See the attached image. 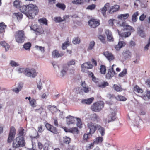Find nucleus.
Wrapping results in <instances>:
<instances>
[{
    "instance_id": "nucleus-1",
    "label": "nucleus",
    "mask_w": 150,
    "mask_h": 150,
    "mask_svg": "<svg viewBox=\"0 0 150 150\" xmlns=\"http://www.w3.org/2000/svg\"><path fill=\"white\" fill-rule=\"evenodd\" d=\"M22 2L19 0H16L13 3V6L16 8H19L20 11L24 14L29 19H33L38 13V7L33 4L23 5L21 6Z\"/></svg>"
},
{
    "instance_id": "nucleus-2",
    "label": "nucleus",
    "mask_w": 150,
    "mask_h": 150,
    "mask_svg": "<svg viewBox=\"0 0 150 150\" xmlns=\"http://www.w3.org/2000/svg\"><path fill=\"white\" fill-rule=\"evenodd\" d=\"M16 130L13 126H11L9 130L7 142L11 143L13 141L12 146L14 149L25 146V140L24 137L18 136L14 139L16 135Z\"/></svg>"
},
{
    "instance_id": "nucleus-3",
    "label": "nucleus",
    "mask_w": 150,
    "mask_h": 150,
    "mask_svg": "<svg viewBox=\"0 0 150 150\" xmlns=\"http://www.w3.org/2000/svg\"><path fill=\"white\" fill-rule=\"evenodd\" d=\"M14 36L16 41L18 43H23L25 38L24 31L23 30H19L16 32Z\"/></svg>"
},
{
    "instance_id": "nucleus-4",
    "label": "nucleus",
    "mask_w": 150,
    "mask_h": 150,
    "mask_svg": "<svg viewBox=\"0 0 150 150\" xmlns=\"http://www.w3.org/2000/svg\"><path fill=\"white\" fill-rule=\"evenodd\" d=\"M104 103L102 101H99L94 103L91 106V110L95 112H100L104 106Z\"/></svg>"
},
{
    "instance_id": "nucleus-5",
    "label": "nucleus",
    "mask_w": 150,
    "mask_h": 150,
    "mask_svg": "<svg viewBox=\"0 0 150 150\" xmlns=\"http://www.w3.org/2000/svg\"><path fill=\"white\" fill-rule=\"evenodd\" d=\"M24 74L28 77L35 78L37 75V73L35 69L27 68L25 69Z\"/></svg>"
},
{
    "instance_id": "nucleus-6",
    "label": "nucleus",
    "mask_w": 150,
    "mask_h": 150,
    "mask_svg": "<svg viewBox=\"0 0 150 150\" xmlns=\"http://www.w3.org/2000/svg\"><path fill=\"white\" fill-rule=\"evenodd\" d=\"M93 66L90 62H86L83 64L81 66V71L82 72H85L87 71L88 69H92Z\"/></svg>"
},
{
    "instance_id": "nucleus-7",
    "label": "nucleus",
    "mask_w": 150,
    "mask_h": 150,
    "mask_svg": "<svg viewBox=\"0 0 150 150\" xmlns=\"http://www.w3.org/2000/svg\"><path fill=\"white\" fill-rule=\"evenodd\" d=\"M45 126L47 129L52 133L55 134H57L58 133L57 129L53 125L47 123Z\"/></svg>"
},
{
    "instance_id": "nucleus-8",
    "label": "nucleus",
    "mask_w": 150,
    "mask_h": 150,
    "mask_svg": "<svg viewBox=\"0 0 150 150\" xmlns=\"http://www.w3.org/2000/svg\"><path fill=\"white\" fill-rule=\"evenodd\" d=\"M115 65L113 64L112 66L111 69L108 70V72L106 75V78L107 79H111V78L113 77L116 74L113 68V67Z\"/></svg>"
},
{
    "instance_id": "nucleus-9",
    "label": "nucleus",
    "mask_w": 150,
    "mask_h": 150,
    "mask_svg": "<svg viewBox=\"0 0 150 150\" xmlns=\"http://www.w3.org/2000/svg\"><path fill=\"white\" fill-rule=\"evenodd\" d=\"M89 25L91 27L95 28L98 26L100 24V21L95 19H91L88 22Z\"/></svg>"
},
{
    "instance_id": "nucleus-10",
    "label": "nucleus",
    "mask_w": 150,
    "mask_h": 150,
    "mask_svg": "<svg viewBox=\"0 0 150 150\" xmlns=\"http://www.w3.org/2000/svg\"><path fill=\"white\" fill-rule=\"evenodd\" d=\"M87 127L90 129L89 133L91 134H93L97 128V125H94V124L91 122H90L87 124Z\"/></svg>"
},
{
    "instance_id": "nucleus-11",
    "label": "nucleus",
    "mask_w": 150,
    "mask_h": 150,
    "mask_svg": "<svg viewBox=\"0 0 150 150\" xmlns=\"http://www.w3.org/2000/svg\"><path fill=\"white\" fill-rule=\"evenodd\" d=\"M103 54L110 61L115 59V57L114 55L108 51L105 52H103Z\"/></svg>"
},
{
    "instance_id": "nucleus-12",
    "label": "nucleus",
    "mask_w": 150,
    "mask_h": 150,
    "mask_svg": "<svg viewBox=\"0 0 150 150\" xmlns=\"http://www.w3.org/2000/svg\"><path fill=\"white\" fill-rule=\"evenodd\" d=\"M105 33L107 36L108 41L110 42H113L114 39L112 32L109 30L107 29L105 30Z\"/></svg>"
},
{
    "instance_id": "nucleus-13",
    "label": "nucleus",
    "mask_w": 150,
    "mask_h": 150,
    "mask_svg": "<svg viewBox=\"0 0 150 150\" xmlns=\"http://www.w3.org/2000/svg\"><path fill=\"white\" fill-rule=\"evenodd\" d=\"M81 85L82 87V88L81 89V91H83L85 93H88L89 92L90 88L87 85L85 81H81Z\"/></svg>"
},
{
    "instance_id": "nucleus-14",
    "label": "nucleus",
    "mask_w": 150,
    "mask_h": 150,
    "mask_svg": "<svg viewBox=\"0 0 150 150\" xmlns=\"http://www.w3.org/2000/svg\"><path fill=\"white\" fill-rule=\"evenodd\" d=\"M64 54V53L62 52L59 53L58 50H55L53 51L52 52V57L55 58H58L63 56Z\"/></svg>"
},
{
    "instance_id": "nucleus-15",
    "label": "nucleus",
    "mask_w": 150,
    "mask_h": 150,
    "mask_svg": "<svg viewBox=\"0 0 150 150\" xmlns=\"http://www.w3.org/2000/svg\"><path fill=\"white\" fill-rule=\"evenodd\" d=\"M66 118L67 119V123L69 125L74 123L75 122V119H76V118L70 115L66 117Z\"/></svg>"
},
{
    "instance_id": "nucleus-16",
    "label": "nucleus",
    "mask_w": 150,
    "mask_h": 150,
    "mask_svg": "<svg viewBox=\"0 0 150 150\" xmlns=\"http://www.w3.org/2000/svg\"><path fill=\"white\" fill-rule=\"evenodd\" d=\"M120 6L119 5H116L112 6L111 8H110L109 12V13L112 14L115 12L117 11L119 9Z\"/></svg>"
},
{
    "instance_id": "nucleus-17",
    "label": "nucleus",
    "mask_w": 150,
    "mask_h": 150,
    "mask_svg": "<svg viewBox=\"0 0 150 150\" xmlns=\"http://www.w3.org/2000/svg\"><path fill=\"white\" fill-rule=\"evenodd\" d=\"M115 114V113H112L108 115V121H106V123H109L111 121H114L116 119Z\"/></svg>"
},
{
    "instance_id": "nucleus-18",
    "label": "nucleus",
    "mask_w": 150,
    "mask_h": 150,
    "mask_svg": "<svg viewBox=\"0 0 150 150\" xmlns=\"http://www.w3.org/2000/svg\"><path fill=\"white\" fill-rule=\"evenodd\" d=\"M91 120L98 122L100 120L99 117L96 113L91 114L90 117Z\"/></svg>"
},
{
    "instance_id": "nucleus-19",
    "label": "nucleus",
    "mask_w": 150,
    "mask_h": 150,
    "mask_svg": "<svg viewBox=\"0 0 150 150\" xmlns=\"http://www.w3.org/2000/svg\"><path fill=\"white\" fill-rule=\"evenodd\" d=\"M94 100V98L92 97L91 98L83 99L82 100V103L83 104H86L87 105H90L92 102Z\"/></svg>"
},
{
    "instance_id": "nucleus-20",
    "label": "nucleus",
    "mask_w": 150,
    "mask_h": 150,
    "mask_svg": "<svg viewBox=\"0 0 150 150\" xmlns=\"http://www.w3.org/2000/svg\"><path fill=\"white\" fill-rule=\"evenodd\" d=\"M126 44L124 41H119L118 44L115 46V48L117 50H119L120 49L125 46Z\"/></svg>"
},
{
    "instance_id": "nucleus-21",
    "label": "nucleus",
    "mask_w": 150,
    "mask_h": 150,
    "mask_svg": "<svg viewBox=\"0 0 150 150\" xmlns=\"http://www.w3.org/2000/svg\"><path fill=\"white\" fill-rule=\"evenodd\" d=\"M23 84L22 83H20L18 85L17 88H16L15 89H13L12 91L16 93H18L19 91L21 90L22 87H23Z\"/></svg>"
},
{
    "instance_id": "nucleus-22",
    "label": "nucleus",
    "mask_w": 150,
    "mask_h": 150,
    "mask_svg": "<svg viewBox=\"0 0 150 150\" xmlns=\"http://www.w3.org/2000/svg\"><path fill=\"white\" fill-rule=\"evenodd\" d=\"M108 85L109 83L107 82H101L97 83L98 86L101 88H104Z\"/></svg>"
},
{
    "instance_id": "nucleus-23",
    "label": "nucleus",
    "mask_w": 150,
    "mask_h": 150,
    "mask_svg": "<svg viewBox=\"0 0 150 150\" xmlns=\"http://www.w3.org/2000/svg\"><path fill=\"white\" fill-rule=\"evenodd\" d=\"M113 88L117 92H121L123 89L122 88L121 86L119 85L118 86L117 84H114L112 86Z\"/></svg>"
},
{
    "instance_id": "nucleus-24",
    "label": "nucleus",
    "mask_w": 150,
    "mask_h": 150,
    "mask_svg": "<svg viewBox=\"0 0 150 150\" xmlns=\"http://www.w3.org/2000/svg\"><path fill=\"white\" fill-rule=\"evenodd\" d=\"M97 128L99 132L101 133L102 136L104 135L105 134V129L99 125H97Z\"/></svg>"
},
{
    "instance_id": "nucleus-25",
    "label": "nucleus",
    "mask_w": 150,
    "mask_h": 150,
    "mask_svg": "<svg viewBox=\"0 0 150 150\" xmlns=\"http://www.w3.org/2000/svg\"><path fill=\"white\" fill-rule=\"evenodd\" d=\"M6 25H5L4 23H0V33H4L5 30L6 28Z\"/></svg>"
},
{
    "instance_id": "nucleus-26",
    "label": "nucleus",
    "mask_w": 150,
    "mask_h": 150,
    "mask_svg": "<svg viewBox=\"0 0 150 150\" xmlns=\"http://www.w3.org/2000/svg\"><path fill=\"white\" fill-rule=\"evenodd\" d=\"M133 91L135 92H137L138 93H142L143 92V90L142 89L137 85H135L133 88Z\"/></svg>"
},
{
    "instance_id": "nucleus-27",
    "label": "nucleus",
    "mask_w": 150,
    "mask_h": 150,
    "mask_svg": "<svg viewBox=\"0 0 150 150\" xmlns=\"http://www.w3.org/2000/svg\"><path fill=\"white\" fill-rule=\"evenodd\" d=\"M103 138L101 137H99L96 138L93 140L94 143L95 144L101 143L103 141Z\"/></svg>"
},
{
    "instance_id": "nucleus-28",
    "label": "nucleus",
    "mask_w": 150,
    "mask_h": 150,
    "mask_svg": "<svg viewBox=\"0 0 150 150\" xmlns=\"http://www.w3.org/2000/svg\"><path fill=\"white\" fill-rule=\"evenodd\" d=\"M70 44L69 38H67V41L62 44V48L64 50H65L67 47Z\"/></svg>"
},
{
    "instance_id": "nucleus-29",
    "label": "nucleus",
    "mask_w": 150,
    "mask_h": 150,
    "mask_svg": "<svg viewBox=\"0 0 150 150\" xmlns=\"http://www.w3.org/2000/svg\"><path fill=\"white\" fill-rule=\"evenodd\" d=\"M129 16V14L128 13L121 14L118 15V18L120 19L125 20Z\"/></svg>"
},
{
    "instance_id": "nucleus-30",
    "label": "nucleus",
    "mask_w": 150,
    "mask_h": 150,
    "mask_svg": "<svg viewBox=\"0 0 150 150\" xmlns=\"http://www.w3.org/2000/svg\"><path fill=\"white\" fill-rule=\"evenodd\" d=\"M0 44L5 49L6 51H7L10 47L9 45L4 41H2L0 42Z\"/></svg>"
},
{
    "instance_id": "nucleus-31",
    "label": "nucleus",
    "mask_w": 150,
    "mask_h": 150,
    "mask_svg": "<svg viewBox=\"0 0 150 150\" xmlns=\"http://www.w3.org/2000/svg\"><path fill=\"white\" fill-rule=\"evenodd\" d=\"M69 132L73 134H77L79 133V131L77 127H72L69 129Z\"/></svg>"
},
{
    "instance_id": "nucleus-32",
    "label": "nucleus",
    "mask_w": 150,
    "mask_h": 150,
    "mask_svg": "<svg viewBox=\"0 0 150 150\" xmlns=\"http://www.w3.org/2000/svg\"><path fill=\"white\" fill-rule=\"evenodd\" d=\"M106 71V67L105 65H101L100 69V73L102 74H105Z\"/></svg>"
},
{
    "instance_id": "nucleus-33",
    "label": "nucleus",
    "mask_w": 150,
    "mask_h": 150,
    "mask_svg": "<svg viewBox=\"0 0 150 150\" xmlns=\"http://www.w3.org/2000/svg\"><path fill=\"white\" fill-rule=\"evenodd\" d=\"M13 16L17 18V19L21 20L23 18V14L21 13L18 12V13H14L13 14Z\"/></svg>"
},
{
    "instance_id": "nucleus-34",
    "label": "nucleus",
    "mask_w": 150,
    "mask_h": 150,
    "mask_svg": "<svg viewBox=\"0 0 150 150\" xmlns=\"http://www.w3.org/2000/svg\"><path fill=\"white\" fill-rule=\"evenodd\" d=\"M107 5V4H106L104 7L102 8L100 10V12L102 13L103 16L104 17H105L106 16V12L107 10L106 6Z\"/></svg>"
},
{
    "instance_id": "nucleus-35",
    "label": "nucleus",
    "mask_w": 150,
    "mask_h": 150,
    "mask_svg": "<svg viewBox=\"0 0 150 150\" xmlns=\"http://www.w3.org/2000/svg\"><path fill=\"white\" fill-rule=\"evenodd\" d=\"M63 141L64 143L69 144V143L71 142V139L70 138L67 136H65L63 137Z\"/></svg>"
},
{
    "instance_id": "nucleus-36",
    "label": "nucleus",
    "mask_w": 150,
    "mask_h": 150,
    "mask_svg": "<svg viewBox=\"0 0 150 150\" xmlns=\"http://www.w3.org/2000/svg\"><path fill=\"white\" fill-rule=\"evenodd\" d=\"M115 99L121 101H125L127 100L126 98L125 97L119 95L116 97Z\"/></svg>"
},
{
    "instance_id": "nucleus-37",
    "label": "nucleus",
    "mask_w": 150,
    "mask_h": 150,
    "mask_svg": "<svg viewBox=\"0 0 150 150\" xmlns=\"http://www.w3.org/2000/svg\"><path fill=\"white\" fill-rule=\"evenodd\" d=\"M56 6L57 7L62 10H64L66 8L65 5L62 3H58L56 4Z\"/></svg>"
},
{
    "instance_id": "nucleus-38",
    "label": "nucleus",
    "mask_w": 150,
    "mask_h": 150,
    "mask_svg": "<svg viewBox=\"0 0 150 150\" xmlns=\"http://www.w3.org/2000/svg\"><path fill=\"white\" fill-rule=\"evenodd\" d=\"M138 33L139 35L142 37H145V34L143 30L140 28H138Z\"/></svg>"
},
{
    "instance_id": "nucleus-39",
    "label": "nucleus",
    "mask_w": 150,
    "mask_h": 150,
    "mask_svg": "<svg viewBox=\"0 0 150 150\" xmlns=\"http://www.w3.org/2000/svg\"><path fill=\"white\" fill-rule=\"evenodd\" d=\"M98 38L104 44L106 43V41L105 36L101 35H99L98 36Z\"/></svg>"
},
{
    "instance_id": "nucleus-40",
    "label": "nucleus",
    "mask_w": 150,
    "mask_h": 150,
    "mask_svg": "<svg viewBox=\"0 0 150 150\" xmlns=\"http://www.w3.org/2000/svg\"><path fill=\"white\" fill-rule=\"evenodd\" d=\"M139 15L138 12L137 11L135 12L132 16V21L134 22H136L137 21V16Z\"/></svg>"
},
{
    "instance_id": "nucleus-41",
    "label": "nucleus",
    "mask_w": 150,
    "mask_h": 150,
    "mask_svg": "<svg viewBox=\"0 0 150 150\" xmlns=\"http://www.w3.org/2000/svg\"><path fill=\"white\" fill-rule=\"evenodd\" d=\"M77 120V125L80 128L82 127V124L81 119L79 118H76Z\"/></svg>"
},
{
    "instance_id": "nucleus-42",
    "label": "nucleus",
    "mask_w": 150,
    "mask_h": 150,
    "mask_svg": "<svg viewBox=\"0 0 150 150\" xmlns=\"http://www.w3.org/2000/svg\"><path fill=\"white\" fill-rule=\"evenodd\" d=\"M24 130L23 127H20L18 130V136H21L23 137L24 134Z\"/></svg>"
},
{
    "instance_id": "nucleus-43",
    "label": "nucleus",
    "mask_w": 150,
    "mask_h": 150,
    "mask_svg": "<svg viewBox=\"0 0 150 150\" xmlns=\"http://www.w3.org/2000/svg\"><path fill=\"white\" fill-rule=\"evenodd\" d=\"M31 44L30 42L25 43L23 45L24 48L26 50H30Z\"/></svg>"
},
{
    "instance_id": "nucleus-44",
    "label": "nucleus",
    "mask_w": 150,
    "mask_h": 150,
    "mask_svg": "<svg viewBox=\"0 0 150 150\" xmlns=\"http://www.w3.org/2000/svg\"><path fill=\"white\" fill-rule=\"evenodd\" d=\"M29 103L30 105L33 107H35L36 106V101L35 99H32L30 100Z\"/></svg>"
},
{
    "instance_id": "nucleus-45",
    "label": "nucleus",
    "mask_w": 150,
    "mask_h": 150,
    "mask_svg": "<svg viewBox=\"0 0 150 150\" xmlns=\"http://www.w3.org/2000/svg\"><path fill=\"white\" fill-rule=\"evenodd\" d=\"M88 76L89 77H91L92 78V80L93 81L96 82V78L94 76V75L93 74V73L91 72H90L89 71H88Z\"/></svg>"
},
{
    "instance_id": "nucleus-46",
    "label": "nucleus",
    "mask_w": 150,
    "mask_h": 150,
    "mask_svg": "<svg viewBox=\"0 0 150 150\" xmlns=\"http://www.w3.org/2000/svg\"><path fill=\"white\" fill-rule=\"evenodd\" d=\"M72 3L75 4H81L83 3V0H73Z\"/></svg>"
},
{
    "instance_id": "nucleus-47",
    "label": "nucleus",
    "mask_w": 150,
    "mask_h": 150,
    "mask_svg": "<svg viewBox=\"0 0 150 150\" xmlns=\"http://www.w3.org/2000/svg\"><path fill=\"white\" fill-rule=\"evenodd\" d=\"M48 108L50 110L52 113L55 112L56 110V108L55 106H53L50 105L48 106Z\"/></svg>"
},
{
    "instance_id": "nucleus-48",
    "label": "nucleus",
    "mask_w": 150,
    "mask_h": 150,
    "mask_svg": "<svg viewBox=\"0 0 150 150\" xmlns=\"http://www.w3.org/2000/svg\"><path fill=\"white\" fill-rule=\"evenodd\" d=\"M127 70L126 69H125L123 71L120 73L118 75L119 77H122L125 75L127 73Z\"/></svg>"
},
{
    "instance_id": "nucleus-49",
    "label": "nucleus",
    "mask_w": 150,
    "mask_h": 150,
    "mask_svg": "<svg viewBox=\"0 0 150 150\" xmlns=\"http://www.w3.org/2000/svg\"><path fill=\"white\" fill-rule=\"evenodd\" d=\"M123 55L125 57L128 58L131 57V53L129 51H127L124 53Z\"/></svg>"
},
{
    "instance_id": "nucleus-50",
    "label": "nucleus",
    "mask_w": 150,
    "mask_h": 150,
    "mask_svg": "<svg viewBox=\"0 0 150 150\" xmlns=\"http://www.w3.org/2000/svg\"><path fill=\"white\" fill-rule=\"evenodd\" d=\"M39 21L40 23H43L45 25H47V21L45 18H42L39 20Z\"/></svg>"
},
{
    "instance_id": "nucleus-51",
    "label": "nucleus",
    "mask_w": 150,
    "mask_h": 150,
    "mask_svg": "<svg viewBox=\"0 0 150 150\" xmlns=\"http://www.w3.org/2000/svg\"><path fill=\"white\" fill-rule=\"evenodd\" d=\"M131 34V32L130 31L123 33L122 34V37H127L129 36Z\"/></svg>"
},
{
    "instance_id": "nucleus-52",
    "label": "nucleus",
    "mask_w": 150,
    "mask_h": 150,
    "mask_svg": "<svg viewBox=\"0 0 150 150\" xmlns=\"http://www.w3.org/2000/svg\"><path fill=\"white\" fill-rule=\"evenodd\" d=\"M54 19L56 23L64 21V20L60 17H55Z\"/></svg>"
},
{
    "instance_id": "nucleus-53",
    "label": "nucleus",
    "mask_w": 150,
    "mask_h": 150,
    "mask_svg": "<svg viewBox=\"0 0 150 150\" xmlns=\"http://www.w3.org/2000/svg\"><path fill=\"white\" fill-rule=\"evenodd\" d=\"M95 44V42L94 41H91L89 45L88 50H91L92 49L93 47L94 46Z\"/></svg>"
},
{
    "instance_id": "nucleus-54",
    "label": "nucleus",
    "mask_w": 150,
    "mask_h": 150,
    "mask_svg": "<svg viewBox=\"0 0 150 150\" xmlns=\"http://www.w3.org/2000/svg\"><path fill=\"white\" fill-rule=\"evenodd\" d=\"M44 32L42 28V27H39L37 29V31H36V32L38 33L39 34H42Z\"/></svg>"
},
{
    "instance_id": "nucleus-55",
    "label": "nucleus",
    "mask_w": 150,
    "mask_h": 150,
    "mask_svg": "<svg viewBox=\"0 0 150 150\" xmlns=\"http://www.w3.org/2000/svg\"><path fill=\"white\" fill-rule=\"evenodd\" d=\"M72 42L74 44H78L80 42V40L79 38L78 37H77L75 38Z\"/></svg>"
},
{
    "instance_id": "nucleus-56",
    "label": "nucleus",
    "mask_w": 150,
    "mask_h": 150,
    "mask_svg": "<svg viewBox=\"0 0 150 150\" xmlns=\"http://www.w3.org/2000/svg\"><path fill=\"white\" fill-rule=\"evenodd\" d=\"M38 27H39L37 24H35L32 25L30 27V28L36 32V31H37V29Z\"/></svg>"
},
{
    "instance_id": "nucleus-57",
    "label": "nucleus",
    "mask_w": 150,
    "mask_h": 150,
    "mask_svg": "<svg viewBox=\"0 0 150 150\" xmlns=\"http://www.w3.org/2000/svg\"><path fill=\"white\" fill-rule=\"evenodd\" d=\"M107 97L108 98L110 99H112L114 98L115 99V98H116V97H115L113 94H111L110 93L108 94L107 96Z\"/></svg>"
},
{
    "instance_id": "nucleus-58",
    "label": "nucleus",
    "mask_w": 150,
    "mask_h": 150,
    "mask_svg": "<svg viewBox=\"0 0 150 150\" xmlns=\"http://www.w3.org/2000/svg\"><path fill=\"white\" fill-rule=\"evenodd\" d=\"M74 145H69V144L66 150H74Z\"/></svg>"
},
{
    "instance_id": "nucleus-59",
    "label": "nucleus",
    "mask_w": 150,
    "mask_h": 150,
    "mask_svg": "<svg viewBox=\"0 0 150 150\" xmlns=\"http://www.w3.org/2000/svg\"><path fill=\"white\" fill-rule=\"evenodd\" d=\"M90 134H85L83 137V139L84 140H87L89 139V135Z\"/></svg>"
},
{
    "instance_id": "nucleus-60",
    "label": "nucleus",
    "mask_w": 150,
    "mask_h": 150,
    "mask_svg": "<svg viewBox=\"0 0 150 150\" xmlns=\"http://www.w3.org/2000/svg\"><path fill=\"white\" fill-rule=\"evenodd\" d=\"M115 20L114 19H110L108 21L109 25L111 26H112L114 25L113 21Z\"/></svg>"
},
{
    "instance_id": "nucleus-61",
    "label": "nucleus",
    "mask_w": 150,
    "mask_h": 150,
    "mask_svg": "<svg viewBox=\"0 0 150 150\" xmlns=\"http://www.w3.org/2000/svg\"><path fill=\"white\" fill-rule=\"evenodd\" d=\"M43 126L42 125H40L38 127V132L39 133H42L44 130V129L42 128Z\"/></svg>"
},
{
    "instance_id": "nucleus-62",
    "label": "nucleus",
    "mask_w": 150,
    "mask_h": 150,
    "mask_svg": "<svg viewBox=\"0 0 150 150\" xmlns=\"http://www.w3.org/2000/svg\"><path fill=\"white\" fill-rule=\"evenodd\" d=\"M95 7V4H92L88 6L87 7V9L91 10H93Z\"/></svg>"
},
{
    "instance_id": "nucleus-63",
    "label": "nucleus",
    "mask_w": 150,
    "mask_h": 150,
    "mask_svg": "<svg viewBox=\"0 0 150 150\" xmlns=\"http://www.w3.org/2000/svg\"><path fill=\"white\" fill-rule=\"evenodd\" d=\"M10 64L11 66H18V64L13 61H11L10 62Z\"/></svg>"
},
{
    "instance_id": "nucleus-64",
    "label": "nucleus",
    "mask_w": 150,
    "mask_h": 150,
    "mask_svg": "<svg viewBox=\"0 0 150 150\" xmlns=\"http://www.w3.org/2000/svg\"><path fill=\"white\" fill-rule=\"evenodd\" d=\"M54 120V125L56 127L59 126V124L57 118H53Z\"/></svg>"
}]
</instances>
